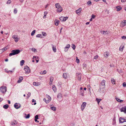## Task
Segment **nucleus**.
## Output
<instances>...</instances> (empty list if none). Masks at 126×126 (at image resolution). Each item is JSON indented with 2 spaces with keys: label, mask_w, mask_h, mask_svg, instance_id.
Wrapping results in <instances>:
<instances>
[{
  "label": "nucleus",
  "mask_w": 126,
  "mask_h": 126,
  "mask_svg": "<svg viewBox=\"0 0 126 126\" xmlns=\"http://www.w3.org/2000/svg\"><path fill=\"white\" fill-rule=\"evenodd\" d=\"M50 108L52 110L54 111H55L56 110V108H55V107H51Z\"/></svg>",
  "instance_id": "7c9ffc66"
},
{
  "label": "nucleus",
  "mask_w": 126,
  "mask_h": 126,
  "mask_svg": "<svg viewBox=\"0 0 126 126\" xmlns=\"http://www.w3.org/2000/svg\"><path fill=\"white\" fill-rule=\"evenodd\" d=\"M76 62L77 63H79V60L78 59H76Z\"/></svg>",
  "instance_id": "bf43d9fd"
},
{
  "label": "nucleus",
  "mask_w": 126,
  "mask_h": 126,
  "mask_svg": "<svg viewBox=\"0 0 126 126\" xmlns=\"http://www.w3.org/2000/svg\"><path fill=\"white\" fill-rule=\"evenodd\" d=\"M42 33L43 35L45 36H46L47 35L46 33L44 32H42Z\"/></svg>",
  "instance_id": "58836bf2"
},
{
  "label": "nucleus",
  "mask_w": 126,
  "mask_h": 126,
  "mask_svg": "<svg viewBox=\"0 0 126 126\" xmlns=\"http://www.w3.org/2000/svg\"><path fill=\"white\" fill-rule=\"evenodd\" d=\"M23 79V77H20L19 79V80L17 82L18 83H20L22 80Z\"/></svg>",
  "instance_id": "393cba45"
},
{
  "label": "nucleus",
  "mask_w": 126,
  "mask_h": 126,
  "mask_svg": "<svg viewBox=\"0 0 126 126\" xmlns=\"http://www.w3.org/2000/svg\"><path fill=\"white\" fill-rule=\"evenodd\" d=\"M67 18V17H63L62 16L60 18V19L61 21H65Z\"/></svg>",
  "instance_id": "1a4fd4ad"
},
{
  "label": "nucleus",
  "mask_w": 126,
  "mask_h": 126,
  "mask_svg": "<svg viewBox=\"0 0 126 126\" xmlns=\"http://www.w3.org/2000/svg\"><path fill=\"white\" fill-rule=\"evenodd\" d=\"M41 36H42V35L41 34H38L36 35V37H41V38H42V37Z\"/></svg>",
  "instance_id": "c9c22d12"
},
{
  "label": "nucleus",
  "mask_w": 126,
  "mask_h": 126,
  "mask_svg": "<svg viewBox=\"0 0 126 126\" xmlns=\"http://www.w3.org/2000/svg\"><path fill=\"white\" fill-rule=\"evenodd\" d=\"M84 91H82L80 92V94L82 96H84Z\"/></svg>",
  "instance_id": "f704fd0d"
},
{
  "label": "nucleus",
  "mask_w": 126,
  "mask_h": 126,
  "mask_svg": "<svg viewBox=\"0 0 126 126\" xmlns=\"http://www.w3.org/2000/svg\"><path fill=\"white\" fill-rule=\"evenodd\" d=\"M119 121L120 123H122L124 122H126L125 119L122 118H120Z\"/></svg>",
  "instance_id": "9b49d317"
},
{
  "label": "nucleus",
  "mask_w": 126,
  "mask_h": 126,
  "mask_svg": "<svg viewBox=\"0 0 126 126\" xmlns=\"http://www.w3.org/2000/svg\"><path fill=\"white\" fill-rule=\"evenodd\" d=\"M121 112H123L125 113L126 112V107H125L122 108L120 109Z\"/></svg>",
  "instance_id": "9d476101"
},
{
  "label": "nucleus",
  "mask_w": 126,
  "mask_h": 126,
  "mask_svg": "<svg viewBox=\"0 0 126 126\" xmlns=\"http://www.w3.org/2000/svg\"><path fill=\"white\" fill-rule=\"evenodd\" d=\"M33 84L34 86H37L40 85V83L39 82H34Z\"/></svg>",
  "instance_id": "ddd939ff"
},
{
  "label": "nucleus",
  "mask_w": 126,
  "mask_h": 126,
  "mask_svg": "<svg viewBox=\"0 0 126 126\" xmlns=\"http://www.w3.org/2000/svg\"><path fill=\"white\" fill-rule=\"evenodd\" d=\"M7 49V48H6V47H5L4 48H3L1 49L0 50H2V51H3H3H5Z\"/></svg>",
  "instance_id": "a18cd8bd"
},
{
  "label": "nucleus",
  "mask_w": 126,
  "mask_h": 126,
  "mask_svg": "<svg viewBox=\"0 0 126 126\" xmlns=\"http://www.w3.org/2000/svg\"><path fill=\"white\" fill-rule=\"evenodd\" d=\"M31 95V94L30 93H29L28 94H27V96H28V97L29 98V97Z\"/></svg>",
  "instance_id": "3c124183"
},
{
  "label": "nucleus",
  "mask_w": 126,
  "mask_h": 126,
  "mask_svg": "<svg viewBox=\"0 0 126 126\" xmlns=\"http://www.w3.org/2000/svg\"><path fill=\"white\" fill-rule=\"evenodd\" d=\"M126 21H124L122 22L121 24L122 25V26H121L122 27H123L124 26L126 25Z\"/></svg>",
  "instance_id": "5701e85b"
},
{
  "label": "nucleus",
  "mask_w": 126,
  "mask_h": 126,
  "mask_svg": "<svg viewBox=\"0 0 126 126\" xmlns=\"http://www.w3.org/2000/svg\"><path fill=\"white\" fill-rule=\"evenodd\" d=\"M55 6L56 7V8L58 9L61 7L60 6V5L59 3H56L55 4Z\"/></svg>",
  "instance_id": "4be33fe9"
},
{
  "label": "nucleus",
  "mask_w": 126,
  "mask_h": 126,
  "mask_svg": "<svg viewBox=\"0 0 126 126\" xmlns=\"http://www.w3.org/2000/svg\"><path fill=\"white\" fill-rule=\"evenodd\" d=\"M11 2V1L10 0H9L7 2V3H10Z\"/></svg>",
  "instance_id": "13d9d810"
},
{
  "label": "nucleus",
  "mask_w": 126,
  "mask_h": 126,
  "mask_svg": "<svg viewBox=\"0 0 126 126\" xmlns=\"http://www.w3.org/2000/svg\"><path fill=\"white\" fill-rule=\"evenodd\" d=\"M95 17V16L94 15H92V18H94Z\"/></svg>",
  "instance_id": "5fc2aeb1"
},
{
  "label": "nucleus",
  "mask_w": 126,
  "mask_h": 126,
  "mask_svg": "<svg viewBox=\"0 0 126 126\" xmlns=\"http://www.w3.org/2000/svg\"><path fill=\"white\" fill-rule=\"evenodd\" d=\"M14 107L16 109H18L20 107V105H18L17 103H16L14 105Z\"/></svg>",
  "instance_id": "4468645a"
},
{
  "label": "nucleus",
  "mask_w": 126,
  "mask_h": 126,
  "mask_svg": "<svg viewBox=\"0 0 126 126\" xmlns=\"http://www.w3.org/2000/svg\"><path fill=\"white\" fill-rule=\"evenodd\" d=\"M72 48L74 50L75 49V48H76L75 46V45L74 44H72Z\"/></svg>",
  "instance_id": "8fccbe9b"
},
{
  "label": "nucleus",
  "mask_w": 126,
  "mask_h": 126,
  "mask_svg": "<svg viewBox=\"0 0 126 126\" xmlns=\"http://www.w3.org/2000/svg\"><path fill=\"white\" fill-rule=\"evenodd\" d=\"M50 81L52 82L53 80V78L52 77H50Z\"/></svg>",
  "instance_id": "09e8293b"
},
{
  "label": "nucleus",
  "mask_w": 126,
  "mask_h": 126,
  "mask_svg": "<svg viewBox=\"0 0 126 126\" xmlns=\"http://www.w3.org/2000/svg\"><path fill=\"white\" fill-rule=\"evenodd\" d=\"M6 87L5 86H1L0 87V90L3 93H4L6 91Z\"/></svg>",
  "instance_id": "20e7f679"
},
{
  "label": "nucleus",
  "mask_w": 126,
  "mask_h": 126,
  "mask_svg": "<svg viewBox=\"0 0 126 126\" xmlns=\"http://www.w3.org/2000/svg\"><path fill=\"white\" fill-rule=\"evenodd\" d=\"M47 73V71L46 70H44L43 72H41L40 73L41 74H45Z\"/></svg>",
  "instance_id": "cd10ccee"
},
{
  "label": "nucleus",
  "mask_w": 126,
  "mask_h": 126,
  "mask_svg": "<svg viewBox=\"0 0 126 126\" xmlns=\"http://www.w3.org/2000/svg\"><path fill=\"white\" fill-rule=\"evenodd\" d=\"M48 12L47 11H45L44 12V15L46 16Z\"/></svg>",
  "instance_id": "6e6d98bb"
},
{
  "label": "nucleus",
  "mask_w": 126,
  "mask_h": 126,
  "mask_svg": "<svg viewBox=\"0 0 126 126\" xmlns=\"http://www.w3.org/2000/svg\"><path fill=\"white\" fill-rule=\"evenodd\" d=\"M62 95L61 94H59L58 95L57 97L59 98H60L62 97Z\"/></svg>",
  "instance_id": "c85d7f7f"
},
{
  "label": "nucleus",
  "mask_w": 126,
  "mask_h": 126,
  "mask_svg": "<svg viewBox=\"0 0 126 126\" xmlns=\"http://www.w3.org/2000/svg\"><path fill=\"white\" fill-rule=\"evenodd\" d=\"M59 23V21L57 19H56L54 21L55 24L56 26H58V24Z\"/></svg>",
  "instance_id": "2eb2a0df"
},
{
  "label": "nucleus",
  "mask_w": 126,
  "mask_h": 126,
  "mask_svg": "<svg viewBox=\"0 0 126 126\" xmlns=\"http://www.w3.org/2000/svg\"><path fill=\"white\" fill-rule=\"evenodd\" d=\"M53 45V46L52 47V49H53V51L54 52H55L56 51V47L53 46V45Z\"/></svg>",
  "instance_id": "a878e982"
},
{
  "label": "nucleus",
  "mask_w": 126,
  "mask_h": 126,
  "mask_svg": "<svg viewBox=\"0 0 126 126\" xmlns=\"http://www.w3.org/2000/svg\"><path fill=\"white\" fill-rule=\"evenodd\" d=\"M78 79L80 81L81 80V74H78L77 75Z\"/></svg>",
  "instance_id": "f3484780"
},
{
  "label": "nucleus",
  "mask_w": 126,
  "mask_h": 126,
  "mask_svg": "<svg viewBox=\"0 0 126 126\" xmlns=\"http://www.w3.org/2000/svg\"><path fill=\"white\" fill-rule=\"evenodd\" d=\"M25 71V73L26 74H28L30 72V69L29 67L27 66H25L24 68Z\"/></svg>",
  "instance_id": "39448f33"
},
{
  "label": "nucleus",
  "mask_w": 126,
  "mask_h": 126,
  "mask_svg": "<svg viewBox=\"0 0 126 126\" xmlns=\"http://www.w3.org/2000/svg\"><path fill=\"white\" fill-rule=\"evenodd\" d=\"M123 86H124V87H125L126 86V82H124L123 83Z\"/></svg>",
  "instance_id": "4d7b16f0"
},
{
  "label": "nucleus",
  "mask_w": 126,
  "mask_h": 126,
  "mask_svg": "<svg viewBox=\"0 0 126 126\" xmlns=\"http://www.w3.org/2000/svg\"><path fill=\"white\" fill-rule=\"evenodd\" d=\"M63 76L65 79H66L69 77V75L67 73H64L63 74Z\"/></svg>",
  "instance_id": "6e6552de"
},
{
  "label": "nucleus",
  "mask_w": 126,
  "mask_h": 126,
  "mask_svg": "<svg viewBox=\"0 0 126 126\" xmlns=\"http://www.w3.org/2000/svg\"><path fill=\"white\" fill-rule=\"evenodd\" d=\"M8 107H9V106L8 105L6 104V105H4L3 106V107L4 108H5V109H7V108H8Z\"/></svg>",
  "instance_id": "473e14b6"
},
{
  "label": "nucleus",
  "mask_w": 126,
  "mask_h": 126,
  "mask_svg": "<svg viewBox=\"0 0 126 126\" xmlns=\"http://www.w3.org/2000/svg\"><path fill=\"white\" fill-rule=\"evenodd\" d=\"M24 63V60H22L20 62V64L22 66L23 65V64Z\"/></svg>",
  "instance_id": "2f4dec72"
},
{
  "label": "nucleus",
  "mask_w": 126,
  "mask_h": 126,
  "mask_svg": "<svg viewBox=\"0 0 126 126\" xmlns=\"http://www.w3.org/2000/svg\"><path fill=\"white\" fill-rule=\"evenodd\" d=\"M122 39L123 40H125L126 39V37L125 36H123L121 37Z\"/></svg>",
  "instance_id": "49530a36"
},
{
  "label": "nucleus",
  "mask_w": 126,
  "mask_h": 126,
  "mask_svg": "<svg viewBox=\"0 0 126 126\" xmlns=\"http://www.w3.org/2000/svg\"><path fill=\"white\" fill-rule=\"evenodd\" d=\"M70 46V45L69 44H68L67 45V46L66 47H64V48L68 49L69 48Z\"/></svg>",
  "instance_id": "79ce46f5"
},
{
  "label": "nucleus",
  "mask_w": 126,
  "mask_h": 126,
  "mask_svg": "<svg viewBox=\"0 0 126 126\" xmlns=\"http://www.w3.org/2000/svg\"><path fill=\"white\" fill-rule=\"evenodd\" d=\"M52 89L55 92H56V86H55V85H53Z\"/></svg>",
  "instance_id": "b1692460"
},
{
  "label": "nucleus",
  "mask_w": 126,
  "mask_h": 126,
  "mask_svg": "<svg viewBox=\"0 0 126 126\" xmlns=\"http://www.w3.org/2000/svg\"><path fill=\"white\" fill-rule=\"evenodd\" d=\"M35 30H34L32 31L31 33V35L32 36H33L35 33Z\"/></svg>",
  "instance_id": "4c0bfd02"
},
{
  "label": "nucleus",
  "mask_w": 126,
  "mask_h": 126,
  "mask_svg": "<svg viewBox=\"0 0 126 126\" xmlns=\"http://www.w3.org/2000/svg\"><path fill=\"white\" fill-rule=\"evenodd\" d=\"M38 115H36L35 117V119H38Z\"/></svg>",
  "instance_id": "864d4df0"
},
{
  "label": "nucleus",
  "mask_w": 126,
  "mask_h": 126,
  "mask_svg": "<svg viewBox=\"0 0 126 126\" xmlns=\"http://www.w3.org/2000/svg\"><path fill=\"white\" fill-rule=\"evenodd\" d=\"M12 37L14 39L16 42H17L19 40V39L18 38V35H13Z\"/></svg>",
  "instance_id": "7ed1b4c3"
},
{
  "label": "nucleus",
  "mask_w": 126,
  "mask_h": 126,
  "mask_svg": "<svg viewBox=\"0 0 126 126\" xmlns=\"http://www.w3.org/2000/svg\"><path fill=\"white\" fill-rule=\"evenodd\" d=\"M32 50L34 52H36V49L34 48H33L32 49Z\"/></svg>",
  "instance_id": "a19ab883"
},
{
  "label": "nucleus",
  "mask_w": 126,
  "mask_h": 126,
  "mask_svg": "<svg viewBox=\"0 0 126 126\" xmlns=\"http://www.w3.org/2000/svg\"><path fill=\"white\" fill-rule=\"evenodd\" d=\"M98 57V55H96L94 57V59H96Z\"/></svg>",
  "instance_id": "603ef678"
},
{
  "label": "nucleus",
  "mask_w": 126,
  "mask_h": 126,
  "mask_svg": "<svg viewBox=\"0 0 126 126\" xmlns=\"http://www.w3.org/2000/svg\"><path fill=\"white\" fill-rule=\"evenodd\" d=\"M105 89V86L100 85L99 90L101 92H103Z\"/></svg>",
  "instance_id": "423d86ee"
},
{
  "label": "nucleus",
  "mask_w": 126,
  "mask_h": 126,
  "mask_svg": "<svg viewBox=\"0 0 126 126\" xmlns=\"http://www.w3.org/2000/svg\"><path fill=\"white\" fill-rule=\"evenodd\" d=\"M20 52V51L19 49H15L12 50L11 52L9 54L10 56L14 55L19 54Z\"/></svg>",
  "instance_id": "f257e3e1"
},
{
  "label": "nucleus",
  "mask_w": 126,
  "mask_h": 126,
  "mask_svg": "<svg viewBox=\"0 0 126 126\" xmlns=\"http://www.w3.org/2000/svg\"><path fill=\"white\" fill-rule=\"evenodd\" d=\"M116 8L117 9L116 10L117 11H120L122 9V7H120L119 6L116 7Z\"/></svg>",
  "instance_id": "6ab92c4d"
},
{
  "label": "nucleus",
  "mask_w": 126,
  "mask_h": 126,
  "mask_svg": "<svg viewBox=\"0 0 126 126\" xmlns=\"http://www.w3.org/2000/svg\"><path fill=\"white\" fill-rule=\"evenodd\" d=\"M109 53L108 51H106L104 53V55L105 57L107 58L109 56Z\"/></svg>",
  "instance_id": "dca6fc26"
},
{
  "label": "nucleus",
  "mask_w": 126,
  "mask_h": 126,
  "mask_svg": "<svg viewBox=\"0 0 126 126\" xmlns=\"http://www.w3.org/2000/svg\"><path fill=\"white\" fill-rule=\"evenodd\" d=\"M86 105V103L85 102H83L81 106V109L83 111V110L84 108H85Z\"/></svg>",
  "instance_id": "0eeeda50"
},
{
  "label": "nucleus",
  "mask_w": 126,
  "mask_h": 126,
  "mask_svg": "<svg viewBox=\"0 0 126 126\" xmlns=\"http://www.w3.org/2000/svg\"><path fill=\"white\" fill-rule=\"evenodd\" d=\"M64 51L65 52H66L67 51V50H68V49H66V48H64Z\"/></svg>",
  "instance_id": "680f3d73"
},
{
  "label": "nucleus",
  "mask_w": 126,
  "mask_h": 126,
  "mask_svg": "<svg viewBox=\"0 0 126 126\" xmlns=\"http://www.w3.org/2000/svg\"><path fill=\"white\" fill-rule=\"evenodd\" d=\"M46 97L47 98V100L46 98H44L43 99V100L45 101L46 103H47L50 101L51 99L50 97L48 95H47Z\"/></svg>",
  "instance_id": "f03ea898"
},
{
  "label": "nucleus",
  "mask_w": 126,
  "mask_h": 126,
  "mask_svg": "<svg viewBox=\"0 0 126 126\" xmlns=\"http://www.w3.org/2000/svg\"><path fill=\"white\" fill-rule=\"evenodd\" d=\"M17 12V10L16 8H15L14 9V12L15 14H16Z\"/></svg>",
  "instance_id": "c03bdc74"
},
{
  "label": "nucleus",
  "mask_w": 126,
  "mask_h": 126,
  "mask_svg": "<svg viewBox=\"0 0 126 126\" xmlns=\"http://www.w3.org/2000/svg\"><path fill=\"white\" fill-rule=\"evenodd\" d=\"M124 46H121L120 47V50L121 51H122L123 49V48H124Z\"/></svg>",
  "instance_id": "e433bc0d"
},
{
  "label": "nucleus",
  "mask_w": 126,
  "mask_h": 126,
  "mask_svg": "<svg viewBox=\"0 0 126 126\" xmlns=\"http://www.w3.org/2000/svg\"><path fill=\"white\" fill-rule=\"evenodd\" d=\"M121 1L122 2H125L126 1V0H122Z\"/></svg>",
  "instance_id": "69168bd1"
},
{
  "label": "nucleus",
  "mask_w": 126,
  "mask_h": 126,
  "mask_svg": "<svg viewBox=\"0 0 126 126\" xmlns=\"http://www.w3.org/2000/svg\"><path fill=\"white\" fill-rule=\"evenodd\" d=\"M62 10L63 9L61 7L58 9H57V11L59 12H61Z\"/></svg>",
  "instance_id": "a211bd4d"
},
{
  "label": "nucleus",
  "mask_w": 126,
  "mask_h": 126,
  "mask_svg": "<svg viewBox=\"0 0 126 126\" xmlns=\"http://www.w3.org/2000/svg\"><path fill=\"white\" fill-rule=\"evenodd\" d=\"M15 123L12 122L11 123V125H15L16 124H17V123L16 122V121H15Z\"/></svg>",
  "instance_id": "37998d69"
},
{
  "label": "nucleus",
  "mask_w": 126,
  "mask_h": 126,
  "mask_svg": "<svg viewBox=\"0 0 126 126\" xmlns=\"http://www.w3.org/2000/svg\"><path fill=\"white\" fill-rule=\"evenodd\" d=\"M105 81L104 80H103L101 82L100 85L101 86H105Z\"/></svg>",
  "instance_id": "412c9836"
},
{
  "label": "nucleus",
  "mask_w": 126,
  "mask_h": 126,
  "mask_svg": "<svg viewBox=\"0 0 126 126\" xmlns=\"http://www.w3.org/2000/svg\"><path fill=\"white\" fill-rule=\"evenodd\" d=\"M100 33L103 35H106V34H109L108 32L104 31H101L100 32Z\"/></svg>",
  "instance_id": "f8f14e48"
},
{
  "label": "nucleus",
  "mask_w": 126,
  "mask_h": 126,
  "mask_svg": "<svg viewBox=\"0 0 126 126\" xmlns=\"http://www.w3.org/2000/svg\"><path fill=\"white\" fill-rule=\"evenodd\" d=\"M87 3L88 4V5L90 6L92 4V3L90 1H88Z\"/></svg>",
  "instance_id": "72a5a7b5"
},
{
  "label": "nucleus",
  "mask_w": 126,
  "mask_h": 126,
  "mask_svg": "<svg viewBox=\"0 0 126 126\" xmlns=\"http://www.w3.org/2000/svg\"><path fill=\"white\" fill-rule=\"evenodd\" d=\"M36 102L35 100H34V99H33L32 100V102Z\"/></svg>",
  "instance_id": "774afa93"
},
{
  "label": "nucleus",
  "mask_w": 126,
  "mask_h": 126,
  "mask_svg": "<svg viewBox=\"0 0 126 126\" xmlns=\"http://www.w3.org/2000/svg\"><path fill=\"white\" fill-rule=\"evenodd\" d=\"M96 100H97V102L99 104V103L101 101V99H98L97 98H96Z\"/></svg>",
  "instance_id": "ea45409f"
},
{
  "label": "nucleus",
  "mask_w": 126,
  "mask_h": 126,
  "mask_svg": "<svg viewBox=\"0 0 126 126\" xmlns=\"http://www.w3.org/2000/svg\"><path fill=\"white\" fill-rule=\"evenodd\" d=\"M106 12L108 14L109 13V10H107L106 11Z\"/></svg>",
  "instance_id": "0e129e2a"
},
{
  "label": "nucleus",
  "mask_w": 126,
  "mask_h": 126,
  "mask_svg": "<svg viewBox=\"0 0 126 126\" xmlns=\"http://www.w3.org/2000/svg\"><path fill=\"white\" fill-rule=\"evenodd\" d=\"M30 114H29L27 115L26 116L25 118H28L30 117Z\"/></svg>",
  "instance_id": "de8ad7c7"
},
{
  "label": "nucleus",
  "mask_w": 126,
  "mask_h": 126,
  "mask_svg": "<svg viewBox=\"0 0 126 126\" xmlns=\"http://www.w3.org/2000/svg\"><path fill=\"white\" fill-rule=\"evenodd\" d=\"M19 1L21 2L22 3L24 1V0H19Z\"/></svg>",
  "instance_id": "e2e57ef3"
},
{
  "label": "nucleus",
  "mask_w": 126,
  "mask_h": 126,
  "mask_svg": "<svg viewBox=\"0 0 126 126\" xmlns=\"http://www.w3.org/2000/svg\"><path fill=\"white\" fill-rule=\"evenodd\" d=\"M87 87L88 88H89V90H90V88H91L90 85H88L87 86Z\"/></svg>",
  "instance_id": "052dcab7"
},
{
  "label": "nucleus",
  "mask_w": 126,
  "mask_h": 126,
  "mask_svg": "<svg viewBox=\"0 0 126 126\" xmlns=\"http://www.w3.org/2000/svg\"><path fill=\"white\" fill-rule=\"evenodd\" d=\"M116 99L118 102H123V100L120 99L118 98H116Z\"/></svg>",
  "instance_id": "bb28decb"
},
{
  "label": "nucleus",
  "mask_w": 126,
  "mask_h": 126,
  "mask_svg": "<svg viewBox=\"0 0 126 126\" xmlns=\"http://www.w3.org/2000/svg\"><path fill=\"white\" fill-rule=\"evenodd\" d=\"M82 10L81 8H79L76 11V12L77 14H78L80 13Z\"/></svg>",
  "instance_id": "aec40b11"
},
{
  "label": "nucleus",
  "mask_w": 126,
  "mask_h": 126,
  "mask_svg": "<svg viewBox=\"0 0 126 126\" xmlns=\"http://www.w3.org/2000/svg\"><path fill=\"white\" fill-rule=\"evenodd\" d=\"M37 119H35V122L37 121V122L38 123L39 122V121H37Z\"/></svg>",
  "instance_id": "338daca9"
},
{
  "label": "nucleus",
  "mask_w": 126,
  "mask_h": 126,
  "mask_svg": "<svg viewBox=\"0 0 126 126\" xmlns=\"http://www.w3.org/2000/svg\"><path fill=\"white\" fill-rule=\"evenodd\" d=\"M111 83L113 84H115V81L113 79H111Z\"/></svg>",
  "instance_id": "c756f323"
}]
</instances>
